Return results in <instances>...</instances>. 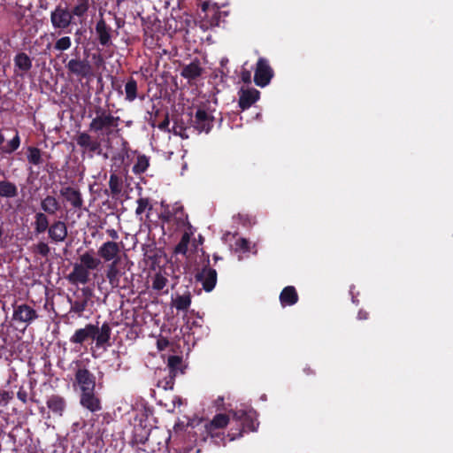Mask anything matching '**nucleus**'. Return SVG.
Segmentation results:
<instances>
[{"instance_id": "nucleus-49", "label": "nucleus", "mask_w": 453, "mask_h": 453, "mask_svg": "<svg viewBox=\"0 0 453 453\" xmlns=\"http://www.w3.org/2000/svg\"><path fill=\"white\" fill-rule=\"evenodd\" d=\"M358 319H368V312L364 311H359L357 314Z\"/></svg>"}, {"instance_id": "nucleus-41", "label": "nucleus", "mask_w": 453, "mask_h": 453, "mask_svg": "<svg viewBox=\"0 0 453 453\" xmlns=\"http://www.w3.org/2000/svg\"><path fill=\"white\" fill-rule=\"evenodd\" d=\"M159 219L163 223H171L174 221V217L173 211H170L168 208L165 209L159 216Z\"/></svg>"}, {"instance_id": "nucleus-59", "label": "nucleus", "mask_w": 453, "mask_h": 453, "mask_svg": "<svg viewBox=\"0 0 453 453\" xmlns=\"http://www.w3.org/2000/svg\"><path fill=\"white\" fill-rule=\"evenodd\" d=\"M226 62H228V59H226V61H221V64H226Z\"/></svg>"}, {"instance_id": "nucleus-7", "label": "nucleus", "mask_w": 453, "mask_h": 453, "mask_svg": "<svg viewBox=\"0 0 453 453\" xmlns=\"http://www.w3.org/2000/svg\"><path fill=\"white\" fill-rule=\"evenodd\" d=\"M123 243L121 242L107 241L98 248L97 255L105 263H119Z\"/></svg>"}, {"instance_id": "nucleus-29", "label": "nucleus", "mask_w": 453, "mask_h": 453, "mask_svg": "<svg viewBox=\"0 0 453 453\" xmlns=\"http://www.w3.org/2000/svg\"><path fill=\"white\" fill-rule=\"evenodd\" d=\"M71 12L75 17H83L90 6V0H73Z\"/></svg>"}, {"instance_id": "nucleus-34", "label": "nucleus", "mask_w": 453, "mask_h": 453, "mask_svg": "<svg viewBox=\"0 0 453 453\" xmlns=\"http://www.w3.org/2000/svg\"><path fill=\"white\" fill-rule=\"evenodd\" d=\"M149 158L145 155L138 156L133 166V172L136 174L143 173L149 167Z\"/></svg>"}, {"instance_id": "nucleus-52", "label": "nucleus", "mask_w": 453, "mask_h": 453, "mask_svg": "<svg viewBox=\"0 0 453 453\" xmlns=\"http://www.w3.org/2000/svg\"><path fill=\"white\" fill-rule=\"evenodd\" d=\"M173 403L174 405L176 404V403H178L180 405V404H182V398H180V397L174 398Z\"/></svg>"}, {"instance_id": "nucleus-14", "label": "nucleus", "mask_w": 453, "mask_h": 453, "mask_svg": "<svg viewBox=\"0 0 453 453\" xmlns=\"http://www.w3.org/2000/svg\"><path fill=\"white\" fill-rule=\"evenodd\" d=\"M60 196L73 206L74 209L81 210L84 208L82 195L78 188L71 186L62 187L59 190Z\"/></svg>"}, {"instance_id": "nucleus-21", "label": "nucleus", "mask_w": 453, "mask_h": 453, "mask_svg": "<svg viewBox=\"0 0 453 453\" xmlns=\"http://www.w3.org/2000/svg\"><path fill=\"white\" fill-rule=\"evenodd\" d=\"M32 223L35 234H41L48 231L50 228V220L46 213L42 211L36 212Z\"/></svg>"}, {"instance_id": "nucleus-28", "label": "nucleus", "mask_w": 453, "mask_h": 453, "mask_svg": "<svg viewBox=\"0 0 453 453\" xmlns=\"http://www.w3.org/2000/svg\"><path fill=\"white\" fill-rule=\"evenodd\" d=\"M14 64L16 67L24 73L28 72L32 68V60L27 54L24 52L18 53L14 57Z\"/></svg>"}, {"instance_id": "nucleus-39", "label": "nucleus", "mask_w": 453, "mask_h": 453, "mask_svg": "<svg viewBox=\"0 0 453 453\" xmlns=\"http://www.w3.org/2000/svg\"><path fill=\"white\" fill-rule=\"evenodd\" d=\"M152 210V205L150 203V200L147 197H140L137 200V207L135 209V215L141 216L146 210Z\"/></svg>"}, {"instance_id": "nucleus-53", "label": "nucleus", "mask_w": 453, "mask_h": 453, "mask_svg": "<svg viewBox=\"0 0 453 453\" xmlns=\"http://www.w3.org/2000/svg\"><path fill=\"white\" fill-rule=\"evenodd\" d=\"M4 142V136L0 133V145H2Z\"/></svg>"}, {"instance_id": "nucleus-27", "label": "nucleus", "mask_w": 453, "mask_h": 453, "mask_svg": "<svg viewBox=\"0 0 453 453\" xmlns=\"http://www.w3.org/2000/svg\"><path fill=\"white\" fill-rule=\"evenodd\" d=\"M190 304L191 294L189 291H187L183 295H178L174 299H173V305L177 311H187Z\"/></svg>"}, {"instance_id": "nucleus-57", "label": "nucleus", "mask_w": 453, "mask_h": 453, "mask_svg": "<svg viewBox=\"0 0 453 453\" xmlns=\"http://www.w3.org/2000/svg\"><path fill=\"white\" fill-rule=\"evenodd\" d=\"M6 399H7V398L3 397V398H1V401H4V404H6V403H7V402L5 401Z\"/></svg>"}, {"instance_id": "nucleus-17", "label": "nucleus", "mask_w": 453, "mask_h": 453, "mask_svg": "<svg viewBox=\"0 0 453 453\" xmlns=\"http://www.w3.org/2000/svg\"><path fill=\"white\" fill-rule=\"evenodd\" d=\"M95 29L98 42L103 47L111 45V27L106 24L103 18L97 20Z\"/></svg>"}, {"instance_id": "nucleus-3", "label": "nucleus", "mask_w": 453, "mask_h": 453, "mask_svg": "<svg viewBox=\"0 0 453 453\" xmlns=\"http://www.w3.org/2000/svg\"><path fill=\"white\" fill-rule=\"evenodd\" d=\"M101 264V259L94 256V250H88L80 256V263L73 265L68 280L73 283L85 285L89 281V271L97 270Z\"/></svg>"}, {"instance_id": "nucleus-9", "label": "nucleus", "mask_w": 453, "mask_h": 453, "mask_svg": "<svg viewBox=\"0 0 453 453\" xmlns=\"http://www.w3.org/2000/svg\"><path fill=\"white\" fill-rule=\"evenodd\" d=\"M273 77V70L265 58H259L254 73V82L257 86L264 88L267 86Z\"/></svg>"}, {"instance_id": "nucleus-2", "label": "nucleus", "mask_w": 453, "mask_h": 453, "mask_svg": "<svg viewBox=\"0 0 453 453\" xmlns=\"http://www.w3.org/2000/svg\"><path fill=\"white\" fill-rule=\"evenodd\" d=\"M111 326L108 322H104L99 327L98 325L87 324L83 328L75 330L70 337L73 344L82 345L86 341L91 339L96 342V347L104 348L110 345Z\"/></svg>"}, {"instance_id": "nucleus-58", "label": "nucleus", "mask_w": 453, "mask_h": 453, "mask_svg": "<svg viewBox=\"0 0 453 453\" xmlns=\"http://www.w3.org/2000/svg\"><path fill=\"white\" fill-rule=\"evenodd\" d=\"M19 399H20V400H22V401H23V403H27V398L22 397V398H19Z\"/></svg>"}, {"instance_id": "nucleus-51", "label": "nucleus", "mask_w": 453, "mask_h": 453, "mask_svg": "<svg viewBox=\"0 0 453 453\" xmlns=\"http://www.w3.org/2000/svg\"><path fill=\"white\" fill-rule=\"evenodd\" d=\"M303 371L307 375L314 374V371L311 367H306Z\"/></svg>"}, {"instance_id": "nucleus-24", "label": "nucleus", "mask_w": 453, "mask_h": 453, "mask_svg": "<svg viewBox=\"0 0 453 453\" xmlns=\"http://www.w3.org/2000/svg\"><path fill=\"white\" fill-rule=\"evenodd\" d=\"M18 194V188L15 183L7 180H0V197L14 198Z\"/></svg>"}, {"instance_id": "nucleus-30", "label": "nucleus", "mask_w": 453, "mask_h": 453, "mask_svg": "<svg viewBox=\"0 0 453 453\" xmlns=\"http://www.w3.org/2000/svg\"><path fill=\"white\" fill-rule=\"evenodd\" d=\"M27 158L28 163L34 165H39L43 161L41 150L33 146L27 148Z\"/></svg>"}, {"instance_id": "nucleus-22", "label": "nucleus", "mask_w": 453, "mask_h": 453, "mask_svg": "<svg viewBox=\"0 0 453 453\" xmlns=\"http://www.w3.org/2000/svg\"><path fill=\"white\" fill-rule=\"evenodd\" d=\"M40 207L42 212L48 215H55L61 208L60 203L53 196H46L42 199Z\"/></svg>"}, {"instance_id": "nucleus-32", "label": "nucleus", "mask_w": 453, "mask_h": 453, "mask_svg": "<svg viewBox=\"0 0 453 453\" xmlns=\"http://www.w3.org/2000/svg\"><path fill=\"white\" fill-rule=\"evenodd\" d=\"M190 242V234L185 232L179 242L174 247L173 253L175 255L186 256L188 252V244Z\"/></svg>"}, {"instance_id": "nucleus-40", "label": "nucleus", "mask_w": 453, "mask_h": 453, "mask_svg": "<svg viewBox=\"0 0 453 453\" xmlns=\"http://www.w3.org/2000/svg\"><path fill=\"white\" fill-rule=\"evenodd\" d=\"M167 281L165 277L160 273H157L152 281V288L160 291L166 286Z\"/></svg>"}, {"instance_id": "nucleus-1", "label": "nucleus", "mask_w": 453, "mask_h": 453, "mask_svg": "<svg viewBox=\"0 0 453 453\" xmlns=\"http://www.w3.org/2000/svg\"><path fill=\"white\" fill-rule=\"evenodd\" d=\"M89 117L88 130L76 134V143L90 157L97 155L108 158L107 153L103 152V144L109 145L111 138L119 134L120 118L102 106H96Z\"/></svg>"}, {"instance_id": "nucleus-54", "label": "nucleus", "mask_w": 453, "mask_h": 453, "mask_svg": "<svg viewBox=\"0 0 453 453\" xmlns=\"http://www.w3.org/2000/svg\"><path fill=\"white\" fill-rule=\"evenodd\" d=\"M17 396H18V397H20V396H27V395H26L25 393H24V394H22L20 391H19V392H18V394H17Z\"/></svg>"}, {"instance_id": "nucleus-60", "label": "nucleus", "mask_w": 453, "mask_h": 453, "mask_svg": "<svg viewBox=\"0 0 453 453\" xmlns=\"http://www.w3.org/2000/svg\"><path fill=\"white\" fill-rule=\"evenodd\" d=\"M226 62H228V59H226V61H221V64H226Z\"/></svg>"}, {"instance_id": "nucleus-43", "label": "nucleus", "mask_w": 453, "mask_h": 453, "mask_svg": "<svg viewBox=\"0 0 453 453\" xmlns=\"http://www.w3.org/2000/svg\"><path fill=\"white\" fill-rule=\"evenodd\" d=\"M235 245L241 250L246 252L250 250V242L245 238H240L236 241Z\"/></svg>"}, {"instance_id": "nucleus-26", "label": "nucleus", "mask_w": 453, "mask_h": 453, "mask_svg": "<svg viewBox=\"0 0 453 453\" xmlns=\"http://www.w3.org/2000/svg\"><path fill=\"white\" fill-rule=\"evenodd\" d=\"M138 86L137 81L133 78L129 77L125 84V96L126 100L128 102L134 101L138 96Z\"/></svg>"}, {"instance_id": "nucleus-13", "label": "nucleus", "mask_w": 453, "mask_h": 453, "mask_svg": "<svg viewBox=\"0 0 453 453\" xmlns=\"http://www.w3.org/2000/svg\"><path fill=\"white\" fill-rule=\"evenodd\" d=\"M92 296V292L88 288H83L81 289V295L76 296V299L73 300L68 297V302L70 303V313H75L79 317H81L83 311L86 310L88 306V300Z\"/></svg>"}, {"instance_id": "nucleus-50", "label": "nucleus", "mask_w": 453, "mask_h": 453, "mask_svg": "<svg viewBox=\"0 0 453 453\" xmlns=\"http://www.w3.org/2000/svg\"><path fill=\"white\" fill-rule=\"evenodd\" d=\"M168 342L166 340L157 342V346L159 349H163L164 346H166Z\"/></svg>"}, {"instance_id": "nucleus-31", "label": "nucleus", "mask_w": 453, "mask_h": 453, "mask_svg": "<svg viewBox=\"0 0 453 453\" xmlns=\"http://www.w3.org/2000/svg\"><path fill=\"white\" fill-rule=\"evenodd\" d=\"M48 408L56 415L62 416L65 409V402L63 398H48L46 402Z\"/></svg>"}, {"instance_id": "nucleus-12", "label": "nucleus", "mask_w": 453, "mask_h": 453, "mask_svg": "<svg viewBox=\"0 0 453 453\" xmlns=\"http://www.w3.org/2000/svg\"><path fill=\"white\" fill-rule=\"evenodd\" d=\"M208 259L207 265L196 275V280L202 283L203 288L206 292H211L215 288L218 276L217 271L210 267Z\"/></svg>"}, {"instance_id": "nucleus-19", "label": "nucleus", "mask_w": 453, "mask_h": 453, "mask_svg": "<svg viewBox=\"0 0 453 453\" xmlns=\"http://www.w3.org/2000/svg\"><path fill=\"white\" fill-rule=\"evenodd\" d=\"M279 299L282 307L293 306L298 302L299 296L294 286H287L281 290Z\"/></svg>"}, {"instance_id": "nucleus-47", "label": "nucleus", "mask_w": 453, "mask_h": 453, "mask_svg": "<svg viewBox=\"0 0 453 453\" xmlns=\"http://www.w3.org/2000/svg\"><path fill=\"white\" fill-rule=\"evenodd\" d=\"M106 233H107L108 236L110 238H111V241H113V242H115L116 240H118L119 238V233L113 228L107 229Z\"/></svg>"}, {"instance_id": "nucleus-15", "label": "nucleus", "mask_w": 453, "mask_h": 453, "mask_svg": "<svg viewBox=\"0 0 453 453\" xmlns=\"http://www.w3.org/2000/svg\"><path fill=\"white\" fill-rule=\"evenodd\" d=\"M238 105L242 111H245L251 107L260 98V92L254 88H242L238 92Z\"/></svg>"}, {"instance_id": "nucleus-11", "label": "nucleus", "mask_w": 453, "mask_h": 453, "mask_svg": "<svg viewBox=\"0 0 453 453\" xmlns=\"http://www.w3.org/2000/svg\"><path fill=\"white\" fill-rule=\"evenodd\" d=\"M183 359L180 356H169L167 359V366L169 368L170 378L158 382V387H162L164 389H172L173 387V378L178 373H183L182 370Z\"/></svg>"}, {"instance_id": "nucleus-25", "label": "nucleus", "mask_w": 453, "mask_h": 453, "mask_svg": "<svg viewBox=\"0 0 453 453\" xmlns=\"http://www.w3.org/2000/svg\"><path fill=\"white\" fill-rule=\"evenodd\" d=\"M109 188L112 197H119L122 192L123 180L120 176L111 173L109 180Z\"/></svg>"}, {"instance_id": "nucleus-46", "label": "nucleus", "mask_w": 453, "mask_h": 453, "mask_svg": "<svg viewBox=\"0 0 453 453\" xmlns=\"http://www.w3.org/2000/svg\"><path fill=\"white\" fill-rule=\"evenodd\" d=\"M242 81L244 83H250L251 82V73L250 72L244 70L242 72Z\"/></svg>"}, {"instance_id": "nucleus-18", "label": "nucleus", "mask_w": 453, "mask_h": 453, "mask_svg": "<svg viewBox=\"0 0 453 453\" xmlns=\"http://www.w3.org/2000/svg\"><path fill=\"white\" fill-rule=\"evenodd\" d=\"M203 71L199 59L196 58L188 65L182 66L180 75L188 81H194L202 75Z\"/></svg>"}, {"instance_id": "nucleus-33", "label": "nucleus", "mask_w": 453, "mask_h": 453, "mask_svg": "<svg viewBox=\"0 0 453 453\" xmlns=\"http://www.w3.org/2000/svg\"><path fill=\"white\" fill-rule=\"evenodd\" d=\"M209 17H205L204 22L206 26L211 27H219L220 23L221 14L222 12L219 10L218 7L212 6L211 10H210Z\"/></svg>"}, {"instance_id": "nucleus-16", "label": "nucleus", "mask_w": 453, "mask_h": 453, "mask_svg": "<svg viewBox=\"0 0 453 453\" xmlns=\"http://www.w3.org/2000/svg\"><path fill=\"white\" fill-rule=\"evenodd\" d=\"M47 232L50 241L56 243L63 242L68 235L66 224L62 220H54Z\"/></svg>"}, {"instance_id": "nucleus-44", "label": "nucleus", "mask_w": 453, "mask_h": 453, "mask_svg": "<svg viewBox=\"0 0 453 453\" xmlns=\"http://www.w3.org/2000/svg\"><path fill=\"white\" fill-rule=\"evenodd\" d=\"M91 58L94 65L97 67H100L104 64V57L100 53H93Z\"/></svg>"}, {"instance_id": "nucleus-20", "label": "nucleus", "mask_w": 453, "mask_h": 453, "mask_svg": "<svg viewBox=\"0 0 453 453\" xmlns=\"http://www.w3.org/2000/svg\"><path fill=\"white\" fill-rule=\"evenodd\" d=\"M229 423V418L226 414H216L213 418L205 424V430L209 435L214 436V431L226 427Z\"/></svg>"}, {"instance_id": "nucleus-6", "label": "nucleus", "mask_w": 453, "mask_h": 453, "mask_svg": "<svg viewBox=\"0 0 453 453\" xmlns=\"http://www.w3.org/2000/svg\"><path fill=\"white\" fill-rule=\"evenodd\" d=\"M69 75L75 76L79 80L86 79L93 74V67L88 59L80 57L71 58L65 65Z\"/></svg>"}, {"instance_id": "nucleus-48", "label": "nucleus", "mask_w": 453, "mask_h": 453, "mask_svg": "<svg viewBox=\"0 0 453 453\" xmlns=\"http://www.w3.org/2000/svg\"><path fill=\"white\" fill-rule=\"evenodd\" d=\"M212 6L210 5V4L208 2H203L201 5V9L203 12H204L206 14H205V17H209V14H210V10H211Z\"/></svg>"}, {"instance_id": "nucleus-36", "label": "nucleus", "mask_w": 453, "mask_h": 453, "mask_svg": "<svg viewBox=\"0 0 453 453\" xmlns=\"http://www.w3.org/2000/svg\"><path fill=\"white\" fill-rule=\"evenodd\" d=\"M81 403L92 412L101 410L100 398H81Z\"/></svg>"}, {"instance_id": "nucleus-55", "label": "nucleus", "mask_w": 453, "mask_h": 453, "mask_svg": "<svg viewBox=\"0 0 453 453\" xmlns=\"http://www.w3.org/2000/svg\"><path fill=\"white\" fill-rule=\"evenodd\" d=\"M3 397H5V396H9V394L4 392L3 395H2Z\"/></svg>"}, {"instance_id": "nucleus-56", "label": "nucleus", "mask_w": 453, "mask_h": 453, "mask_svg": "<svg viewBox=\"0 0 453 453\" xmlns=\"http://www.w3.org/2000/svg\"><path fill=\"white\" fill-rule=\"evenodd\" d=\"M213 258H214L215 261L219 259V257L218 256H216V255H214Z\"/></svg>"}, {"instance_id": "nucleus-45", "label": "nucleus", "mask_w": 453, "mask_h": 453, "mask_svg": "<svg viewBox=\"0 0 453 453\" xmlns=\"http://www.w3.org/2000/svg\"><path fill=\"white\" fill-rule=\"evenodd\" d=\"M169 124H170L169 117H168V114H166L165 119L158 124L157 127L162 131H167Z\"/></svg>"}, {"instance_id": "nucleus-37", "label": "nucleus", "mask_w": 453, "mask_h": 453, "mask_svg": "<svg viewBox=\"0 0 453 453\" xmlns=\"http://www.w3.org/2000/svg\"><path fill=\"white\" fill-rule=\"evenodd\" d=\"M20 145V137L19 132L16 131L14 137L8 142L6 146L2 147V151L6 154H12L19 149Z\"/></svg>"}, {"instance_id": "nucleus-8", "label": "nucleus", "mask_w": 453, "mask_h": 453, "mask_svg": "<svg viewBox=\"0 0 453 453\" xmlns=\"http://www.w3.org/2000/svg\"><path fill=\"white\" fill-rule=\"evenodd\" d=\"M75 383L82 392L81 396H95L96 378L88 369L80 368L77 370Z\"/></svg>"}, {"instance_id": "nucleus-5", "label": "nucleus", "mask_w": 453, "mask_h": 453, "mask_svg": "<svg viewBox=\"0 0 453 453\" xmlns=\"http://www.w3.org/2000/svg\"><path fill=\"white\" fill-rule=\"evenodd\" d=\"M74 17L68 7L59 4L50 12V23L54 29L64 32L72 25Z\"/></svg>"}, {"instance_id": "nucleus-61", "label": "nucleus", "mask_w": 453, "mask_h": 453, "mask_svg": "<svg viewBox=\"0 0 453 453\" xmlns=\"http://www.w3.org/2000/svg\"><path fill=\"white\" fill-rule=\"evenodd\" d=\"M226 62H228V59H226V61H221V64H226Z\"/></svg>"}, {"instance_id": "nucleus-38", "label": "nucleus", "mask_w": 453, "mask_h": 453, "mask_svg": "<svg viewBox=\"0 0 453 453\" xmlns=\"http://www.w3.org/2000/svg\"><path fill=\"white\" fill-rule=\"evenodd\" d=\"M173 213L174 217V221L177 225L184 226L186 221L188 220V215L185 213L182 206H174L173 208Z\"/></svg>"}, {"instance_id": "nucleus-10", "label": "nucleus", "mask_w": 453, "mask_h": 453, "mask_svg": "<svg viewBox=\"0 0 453 453\" xmlns=\"http://www.w3.org/2000/svg\"><path fill=\"white\" fill-rule=\"evenodd\" d=\"M38 318L37 311L27 303L14 304L12 319L16 322L30 325Z\"/></svg>"}, {"instance_id": "nucleus-23", "label": "nucleus", "mask_w": 453, "mask_h": 453, "mask_svg": "<svg viewBox=\"0 0 453 453\" xmlns=\"http://www.w3.org/2000/svg\"><path fill=\"white\" fill-rule=\"evenodd\" d=\"M119 263H110L106 267V278L112 288L119 287L121 272L118 267Z\"/></svg>"}, {"instance_id": "nucleus-35", "label": "nucleus", "mask_w": 453, "mask_h": 453, "mask_svg": "<svg viewBox=\"0 0 453 453\" xmlns=\"http://www.w3.org/2000/svg\"><path fill=\"white\" fill-rule=\"evenodd\" d=\"M72 46V39L70 36H62L58 38L54 45L53 49L57 51L63 52L69 50Z\"/></svg>"}, {"instance_id": "nucleus-42", "label": "nucleus", "mask_w": 453, "mask_h": 453, "mask_svg": "<svg viewBox=\"0 0 453 453\" xmlns=\"http://www.w3.org/2000/svg\"><path fill=\"white\" fill-rule=\"evenodd\" d=\"M36 251L42 257H47L50 253V247L46 242H40L36 245Z\"/></svg>"}, {"instance_id": "nucleus-4", "label": "nucleus", "mask_w": 453, "mask_h": 453, "mask_svg": "<svg viewBox=\"0 0 453 453\" xmlns=\"http://www.w3.org/2000/svg\"><path fill=\"white\" fill-rule=\"evenodd\" d=\"M215 118L205 105L199 106L191 119L192 127L199 133H210L214 126Z\"/></svg>"}]
</instances>
